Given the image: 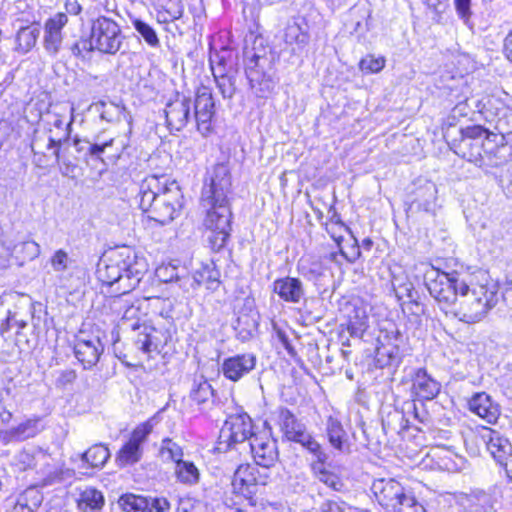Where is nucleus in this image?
Returning a JSON list of instances; mask_svg holds the SVG:
<instances>
[{
  "label": "nucleus",
  "instance_id": "nucleus-1",
  "mask_svg": "<svg viewBox=\"0 0 512 512\" xmlns=\"http://www.w3.org/2000/svg\"><path fill=\"white\" fill-rule=\"evenodd\" d=\"M231 186V174L227 164L218 163L206 173L200 207L205 213L203 225L209 232L207 243L214 252L225 248L230 238L232 212L228 195Z\"/></svg>",
  "mask_w": 512,
  "mask_h": 512
},
{
  "label": "nucleus",
  "instance_id": "nucleus-2",
  "mask_svg": "<svg viewBox=\"0 0 512 512\" xmlns=\"http://www.w3.org/2000/svg\"><path fill=\"white\" fill-rule=\"evenodd\" d=\"M444 138L455 154L475 164L486 174L492 173V169L499 168L507 162L504 153L507 147L498 141H503V136L481 125L456 129L453 124H449L444 132Z\"/></svg>",
  "mask_w": 512,
  "mask_h": 512
},
{
  "label": "nucleus",
  "instance_id": "nucleus-3",
  "mask_svg": "<svg viewBox=\"0 0 512 512\" xmlns=\"http://www.w3.org/2000/svg\"><path fill=\"white\" fill-rule=\"evenodd\" d=\"M147 272L144 258L134 249L122 246L111 250L97 267V278L111 289L109 293L126 295L133 291Z\"/></svg>",
  "mask_w": 512,
  "mask_h": 512
},
{
  "label": "nucleus",
  "instance_id": "nucleus-4",
  "mask_svg": "<svg viewBox=\"0 0 512 512\" xmlns=\"http://www.w3.org/2000/svg\"><path fill=\"white\" fill-rule=\"evenodd\" d=\"M137 197L140 209L148 214V218L162 225L179 216L184 205L179 185L176 182L167 184L155 175L140 183Z\"/></svg>",
  "mask_w": 512,
  "mask_h": 512
},
{
  "label": "nucleus",
  "instance_id": "nucleus-5",
  "mask_svg": "<svg viewBox=\"0 0 512 512\" xmlns=\"http://www.w3.org/2000/svg\"><path fill=\"white\" fill-rule=\"evenodd\" d=\"M245 74L252 93L259 98H267L277 86L279 78L274 67V55L267 53L264 39L256 37L252 48L245 47Z\"/></svg>",
  "mask_w": 512,
  "mask_h": 512
},
{
  "label": "nucleus",
  "instance_id": "nucleus-6",
  "mask_svg": "<svg viewBox=\"0 0 512 512\" xmlns=\"http://www.w3.org/2000/svg\"><path fill=\"white\" fill-rule=\"evenodd\" d=\"M498 285L493 280L485 277L482 283L471 286L462 284L459 307L453 311L454 315L462 322L474 324L483 320L488 312L498 302Z\"/></svg>",
  "mask_w": 512,
  "mask_h": 512
},
{
  "label": "nucleus",
  "instance_id": "nucleus-7",
  "mask_svg": "<svg viewBox=\"0 0 512 512\" xmlns=\"http://www.w3.org/2000/svg\"><path fill=\"white\" fill-rule=\"evenodd\" d=\"M267 471L252 464H241L231 480V496L226 495L225 504L239 512H252L256 506V494L260 486L268 482Z\"/></svg>",
  "mask_w": 512,
  "mask_h": 512
},
{
  "label": "nucleus",
  "instance_id": "nucleus-8",
  "mask_svg": "<svg viewBox=\"0 0 512 512\" xmlns=\"http://www.w3.org/2000/svg\"><path fill=\"white\" fill-rule=\"evenodd\" d=\"M371 490L388 512H426L413 493L393 478L375 480Z\"/></svg>",
  "mask_w": 512,
  "mask_h": 512
},
{
  "label": "nucleus",
  "instance_id": "nucleus-9",
  "mask_svg": "<svg viewBox=\"0 0 512 512\" xmlns=\"http://www.w3.org/2000/svg\"><path fill=\"white\" fill-rule=\"evenodd\" d=\"M145 313L141 311L140 301L137 300L126 306L119 321V327L125 331L134 333L133 345L143 354L159 352L161 342L157 336V330L145 323Z\"/></svg>",
  "mask_w": 512,
  "mask_h": 512
},
{
  "label": "nucleus",
  "instance_id": "nucleus-10",
  "mask_svg": "<svg viewBox=\"0 0 512 512\" xmlns=\"http://www.w3.org/2000/svg\"><path fill=\"white\" fill-rule=\"evenodd\" d=\"M253 422L247 413L230 415L224 422L218 440V450L232 449L246 451L247 444L258 434L253 430Z\"/></svg>",
  "mask_w": 512,
  "mask_h": 512
},
{
  "label": "nucleus",
  "instance_id": "nucleus-11",
  "mask_svg": "<svg viewBox=\"0 0 512 512\" xmlns=\"http://www.w3.org/2000/svg\"><path fill=\"white\" fill-rule=\"evenodd\" d=\"M424 281L430 295L446 313L455 305L460 295V286L466 284L457 272L445 273L435 269L425 273Z\"/></svg>",
  "mask_w": 512,
  "mask_h": 512
},
{
  "label": "nucleus",
  "instance_id": "nucleus-12",
  "mask_svg": "<svg viewBox=\"0 0 512 512\" xmlns=\"http://www.w3.org/2000/svg\"><path fill=\"white\" fill-rule=\"evenodd\" d=\"M125 35L120 25L106 16H99L91 23L90 46L102 54L115 55L123 46Z\"/></svg>",
  "mask_w": 512,
  "mask_h": 512
},
{
  "label": "nucleus",
  "instance_id": "nucleus-13",
  "mask_svg": "<svg viewBox=\"0 0 512 512\" xmlns=\"http://www.w3.org/2000/svg\"><path fill=\"white\" fill-rule=\"evenodd\" d=\"M378 342L375 352L377 367H398L405 356L406 342L396 325L390 324V328L381 330Z\"/></svg>",
  "mask_w": 512,
  "mask_h": 512
},
{
  "label": "nucleus",
  "instance_id": "nucleus-14",
  "mask_svg": "<svg viewBox=\"0 0 512 512\" xmlns=\"http://www.w3.org/2000/svg\"><path fill=\"white\" fill-rule=\"evenodd\" d=\"M158 422L157 414L146 422L138 425L131 433L129 440L121 447L116 455V462L124 467L140 461L143 449L142 444L152 432L154 425Z\"/></svg>",
  "mask_w": 512,
  "mask_h": 512
},
{
  "label": "nucleus",
  "instance_id": "nucleus-15",
  "mask_svg": "<svg viewBox=\"0 0 512 512\" xmlns=\"http://www.w3.org/2000/svg\"><path fill=\"white\" fill-rule=\"evenodd\" d=\"M215 102L208 87L202 86L196 92L194 100V119L197 130L202 136H209L214 129Z\"/></svg>",
  "mask_w": 512,
  "mask_h": 512
},
{
  "label": "nucleus",
  "instance_id": "nucleus-16",
  "mask_svg": "<svg viewBox=\"0 0 512 512\" xmlns=\"http://www.w3.org/2000/svg\"><path fill=\"white\" fill-rule=\"evenodd\" d=\"M259 320L260 314L256 309L254 298L245 297L234 325L237 339L247 342L254 338L258 333Z\"/></svg>",
  "mask_w": 512,
  "mask_h": 512
},
{
  "label": "nucleus",
  "instance_id": "nucleus-17",
  "mask_svg": "<svg viewBox=\"0 0 512 512\" xmlns=\"http://www.w3.org/2000/svg\"><path fill=\"white\" fill-rule=\"evenodd\" d=\"M437 200V187L435 183L425 179H418L409 192L408 210L412 213L426 212L434 214Z\"/></svg>",
  "mask_w": 512,
  "mask_h": 512
},
{
  "label": "nucleus",
  "instance_id": "nucleus-18",
  "mask_svg": "<svg viewBox=\"0 0 512 512\" xmlns=\"http://www.w3.org/2000/svg\"><path fill=\"white\" fill-rule=\"evenodd\" d=\"M253 457L256 466L267 471L278 460V448L276 440L268 437L266 434H258L252 437L251 443L247 444V450Z\"/></svg>",
  "mask_w": 512,
  "mask_h": 512
},
{
  "label": "nucleus",
  "instance_id": "nucleus-19",
  "mask_svg": "<svg viewBox=\"0 0 512 512\" xmlns=\"http://www.w3.org/2000/svg\"><path fill=\"white\" fill-rule=\"evenodd\" d=\"M50 120L47 121L48 127V144L47 149H53L56 161H60V149L71 137L72 124L74 121V108L71 107V117L69 122H65L64 118L57 113L50 114Z\"/></svg>",
  "mask_w": 512,
  "mask_h": 512
},
{
  "label": "nucleus",
  "instance_id": "nucleus-20",
  "mask_svg": "<svg viewBox=\"0 0 512 512\" xmlns=\"http://www.w3.org/2000/svg\"><path fill=\"white\" fill-rule=\"evenodd\" d=\"M164 112L168 128L171 131H180L191 119V99L177 94L166 104Z\"/></svg>",
  "mask_w": 512,
  "mask_h": 512
},
{
  "label": "nucleus",
  "instance_id": "nucleus-21",
  "mask_svg": "<svg viewBox=\"0 0 512 512\" xmlns=\"http://www.w3.org/2000/svg\"><path fill=\"white\" fill-rule=\"evenodd\" d=\"M103 350L104 346L97 336L80 335L74 345L75 357L85 369L97 364Z\"/></svg>",
  "mask_w": 512,
  "mask_h": 512
},
{
  "label": "nucleus",
  "instance_id": "nucleus-22",
  "mask_svg": "<svg viewBox=\"0 0 512 512\" xmlns=\"http://www.w3.org/2000/svg\"><path fill=\"white\" fill-rule=\"evenodd\" d=\"M66 13L59 12L45 22L43 46L45 51L56 56L61 48L63 36L62 29L67 24Z\"/></svg>",
  "mask_w": 512,
  "mask_h": 512
},
{
  "label": "nucleus",
  "instance_id": "nucleus-23",
  "mask_svg": "<svg viewBox=\"0 0 512 512\" xmlns=\"http://www.w3.org/2000/svg\"><path fill=\"white\" fill-rule=\"evenodd\" d=\"M255 365L256 357L253 354H237L224 359L221 372L226 379L236 382L251 372Z\"/></svg>",
  "mask_w": 512,
  "mask_h": 512
},
{
  "label": "nucleus",
  "instance_id": "nucleus-24",
  "mask_svg": "<svg viewBox=\"0 0 512 512\" xmlns=\"http://www.w3.org/2000/svg\"><path fill=\"white\" fill-rule=\"evenodd\" d=\"M115 143H117L115 138L103 139L102 134L96 135L93 142L88 139H81L77 135L73 137V146L84 159L90 157L94 160L103 161L102 155Z\"/></svg>",
  "mask_w": 512,
  "mask_h": 512
},
{
  "label": "nucleus",
  "instance_id": "nucleus-25",
  "mask_svg": "<svg viewBox=\"0 0 512 512\" xmlns=\"http://www.w3.org/2000/svg\"><path fill=\"white\" fill-rule=\"evenodd\" d=\"M441 384L428 374L424 368H418L412 375V393L421 400H432L438 396Z\"/></svg>",
  "mask_w": 512,
  "mask_h": 512
},
{
  "label": "nucleus",
  "instance_id": "nucleus-26",
  "mask_svg": "<svg viewBox=\"0 0 512 512\" xmlns=\"http://www.w3.org/2000/svg\"><path fill=\"white\" fill-rule=\"evenodd\" d=\"M468 406L471 412L490 424L496 423L500 416V406L485 392L475 393L470 398Z\"/></svg>",
  "mask_w": 512,
  "mask_h": 512
},
{
  "label": "nucleus",
  "instance_id": "nucleus-27",
  "mask_svg": "<svg viewBox=\"0 0 512 512\" xmlns=\"http://www.w3.org/2000/svg\"><path fill=\"white\" fill-rule=\"evenodd\" d=\"M482 439L486 444L487 450L498 464L504 461L507 455L509 456L512 453L511 442L496 430L487 429L483 433Z\"/></svg>",
  "mask_w": 512,
  "mask_h": 512
},
{
  "label": "nucleus",
  "instance_id": "nucleus-28",
  "mask_svg": "<svg viewBox=\"0 0 512 512\" xmlns=\"http://www.w3.org/2000/svg\"><path fill=\"white\" fill-rule=\"evenodd\" d=\"M209 63L212 74H217V70L221 68L224 73H234L238 71L235 67L236 56L233 50L227 46L217 49L214 44L210 45Z\"/></svg>",
  "mask_w": 512,
  "mask_h": 512
},
{
  "label": "nucleus",
  "instance_id": "nucleus-29",
  "mask_svg": "<svg viewBox=\"0 0 512 512\" xmlns=\"http://www.w3.org/2000/svg\"><path fill=\"white\" fill-rule=\"evenodd\" d=\"M44 429L42 419L34 416L4 432L6 441H24L38 435Z\"/></svg>",
  "mask_w": 512,
  "mask_h": 512
},
{
  "label": "nucleus",
  "instance_id": "nucleus-30",
  "mask_svg": "<svg viewBox=\"0 0 512 512\" xmlns=\"http://www.w3.org/2000/svg\"><path fill=\"white\" fill-rule=\"evenodd\" d=\"M205 285L208 290L214 291L220 285V271L216 268L213 262L202 264L188 282V288L196 289L197 287Z\"/></svg>",
  "mask_w": 512,
  "mask_h": 512
},
{
  "label": "nucleus",
  "instance_id": "nucleus-31",
  "mask_svg": "<svg viewBox=\"0 0 512 512\" xmlns=\"http://www.w3.org/2000/svg\"><path fill=\"white\" fill-rule=\"evenodd\" d=\"M156 278L163 283L176 282L185 290H188V282H190V275L184 266L175 265L172 263L161 264L155 270Z\"/></svg>",
  "mask_w": 512,
  "mask_h": 512
},
{
  "label": "nucleus",
  "instance_id": "nucleus-32",
  "mask_svg": "<svg viewBox=\"0 0 512 512\" xmlns=\"http://www.w3.org/2000/svg\"><path fill=\"white\" fill-rule=\"evenodd\" d=\"M326 433L329 443L334 449L340 453H349L350 448L347 433L337 418L333 416L328 417L326 421Z\"/></svg>",
  "mask_w": 512,
  "mask_h": 512
},
{
  "label": "nucleus",
  "instance_id": "nucleus-33",
  "mask_svg": "<svg viewBox=\"0 0 512 512\" xmlns=\"http://www.w3.org/2000/svg\"><path fill=\"white\" fill-rule=\"evenodd\" d=\"M50 455L40 448L23 449L15 457V465L19 470L34 469L39 464H46Z\"/></svg>",
  "mask_w": 512,
  "mask_h": 512
},
{
  "label": "nucleus",
  "instance_id": "nucleus-34",
  "mask_svg": "<svg viewBox=\"0 0 512 512\" xmlns=\"http://www.w3.org/2000/svg\"><path fill=\"white\" fill-rule=\"evenodd\" d=\"M40 35V25L33 23L21 27L15 37L16 47L15 51L20 54H26L36 45L37 39Z\"/></svg>",
  "mask_w": 512,
  "mask_h": 512
},
{
  "label": "nucleus",
  "instance_id": "nucleus-35",
  "mask_svg": "<svg viewBox=\"0 0 512 512\" xmlns=\"http://www.w3.org/2000/svg\"><path fill=\"white\" fill-rule=\"evenodd\" d=\"M174 476L178 483L191 487L200 482L201 473L192 461L182 460L174 467Z\"/></svg>",
  "mask_w": 512,
  "mask_h": 512
},
{
  "label": "nucleus",
  "instance_id": "nucleus-36",
  "mask_svg": "<svg viewBox=\"0 0 512 512\" xmlns=\"http://www.w3.org/2000/svg\"><path fill=\"white\" fill-rule=\"evenodd\" d=\"M286 316L285 311H279L278 314L273 313V317L271 319L273 329L272 341L276 349L281 346L285 350H288V322Z\"/></svg>",
  "mask_w": 512,
  "mask_h": 512
},
{
  "label": "nucleus",
  "instance_id": "nucleus-37",
  "mask_svg": "<svg viewBox=\"0 0 512 512\" xmlns=\"http://www.w3.org/2000/svg\"><path fill=\"white\" fill-rule=\"evenodd\" d=\"M110 458L109 449L103 444H95L81 455V460L89 467L102 469Z\"/></svg>",
  "mask_w": 512,
  "mask_h": 512
},
{
  "label": "nucleus",
  "instance_id": "nucleus-38",
  "mask_svg": "<svg viewBox=\"0 0 512 512\" xmlns=\"http://www.w3.org/2000/svg\"><path fill=\"white\" fill-rule=\"evenodd\" d=\"M190 398L197 404L214 402L215 391L203 376L196 378L190 391Z\"/></svg>",
  "mask_w": 512,
  "mask_h": 512
},
{
  "label": "nucleus",
  "instance_id": "nucleus-39",
  "mask_svg": "<svg viewBox=\"0 0 512 512\" xmlns=\"http://www.w3.org/2000/svg\"><path fill=\"white\" fill-rule=\"evenodd\" d=\"M104 504V497L100 491L88 487L84 489L77 500V506L81 511L99 510Z\"/></svg>",
  "mask_w": 512,
  "mask_h": 512
},
{
  "label": "nucleus",
  "instance_id": "nucleus-40",
  "mask_svg": "<svg viewBox=\"0 0 512 512\" xmlns=\"http://www.w3.org/2000/svg\"><path fill=\"white\" fill-rule=\"evenodd\" d=\"M94 108L99 113L101 120L108 123H115L121 120V116L126 113V107L114 102L99 101L94 104Z\"/></svg>",
  "mask_w": 512,
  "mask_h": 512
},
{
  "label": "nucleus",
  "instance_id": "nucleus-41",
  "mask_svg": "<svg viewBox=\"0 0 512 512\" xmlns=\"http://www.w3.org/2000/svg\"><path fill=\"white\" fill-rule=\"evenodd\" d=\"M237 75L238 71H234V73H224L221 68L217 70V74H213L217 87L223 98L231 99L235 95L237 91Z\"/></svg>",
  "mask_w": 512,
  "mask_h": 512
},
{
  "label": "nucleus",
  "instance_id": "nucleus-42",
  "mask_svg": "<svg viewBox=\"0 0 512 512\" xmlns=\"http://www.w3.org/2000/svg\"><path fill=\"white\" fill-rule=\"evenodd\" d=\"M38 467L37 474H39V479L43 486L52 485L63 480V469L53 463L51 457L46 464H39Z\"/></svg>",
  "mask_w": 512,
  "mask_h": 512
},
{
  "label": "nucleus",
  "instance_id": "nucleus-43",
  "mask_svg": "<svg viewBox=\"0 0 512 512\" xmlns=\"http://www.w3.org/2000/svg\"><path fill=\"white\" fill-rule=\"evenodd\" d=\"M290 441L299 443L304 449L313 454L319 462L324 463L327 460L326 453L310 432H302L299 436L290 438Z\"/></svg>",
  "mask_w": 512,
  "mask_h": 512
},
{
  "label": "nucleus",
  "instance_id": "nucleus-44",
  "mask_svg": "<svg viewBox=\"0 0 512 512\" xmlns=\"http://www.w3.org/2000/svg\"><path fill=\"white\" fill-rule=\"evenodd\" d=\"M118 503L126 512H150L148 496L124 494L120 497Z\"/></svg>",
  "mask_w": 512,
  "mask_h": 512
},
{
  "label": "nucleus",
  "instance_id": "nucleus-45",
  "mask_svg": "<svg viewBox=\"0 0 512 512\" xmlns=\"http://www.w3.org/2000/svg\"><path fill=\"white\" fill-rule=\"evenodd\" d=\"M18 505L30 512L36 511L43 501L42 493L35 487H29L17 496Z\"/></svg>",
  "mask_w": 512,
  "mask_h": 512
},
{
  "label": "nucleus",
  "instance_id": "nucleus-46",
  "mask_svg": "<svg viewBox=\"0 0 512 512\" xmlns=\"http://www.w3.org/2000/svg\"><path fill=\"white\" fill-rule=\"evenodd\" d=\"M159 453L165 461L173 462L175 465L182 461L184 456L183 448L171 438H164L161 441Z\"/></svg>",
  "mask_w": 512,
  "mask_h": 512
},
{
  "label": "nucleus",
  "instance_id": "nucleus-47",
  "mask_svg": "<svg viewBox=\"0 0 512 512\" xmlns=\"http://www.w3.org/2000/svg\"><path fill=\"white\" fill-rule=\"evenodd\" d=\"M134 29L144 39V41L151 47L157 48L160 46V40L156 31L152 26L141 19H134L132 21Z\"/></svg>",
  "mask_w": 512,
  "mask_h": 512
},
{
  "label": "nucleus",
  "instance_id": "nucleus-48",
  "mask_svg": "<svg viewBox=\"0 0 512 512\" xmlns=\"http://www.w3.org/2000/svg\"><path fill=\"white\" fill-rule=\"evenodd\" d=\"M384 66V57L375 58L374 56L371 55L363 58L359 63L360 69L366 73H378L384 68Z\"/></svg>",
  "mask_w": 512,
  "mask_h": 512
},
{
  "label": "nucleus",
  "instance_id": "nucleus-49",
  "mask_svg": "<svg viewBox=\"0 0 512 512\" xmlns=\"http://www.w3.org/2000/svg\"><path fill=\"white\" fill-rule=\"evenodd\" d=\"M183 14V6L180 1L170 3V7L165 8L164 12L158 13V21L167 23L179 19Z\"/></svg>",
  "mask_w": 512,
  "mask_h": 512
},
{
  "label": "nucleus",
  "instance_id": "nucleus-50",
  "mask_svg": "<svg viewBox=\"0 0 512 512\" xmlns=\"http://www.w3.org/2000/svg\"><path fill=\"white\" fill-rule=\"evenodd\" d=\"M395 294L399 300L406 297L411 303L416 305L418 304V292L414 289L413 284L410 282L400 284L397 288H395Z\"/></svg>",
  "mask_w": 512,
  "mask_h": 512
},
{
  "label": "nucleus",
  "instance_id": "nucleus-51",
  "mask_svg": "<svg viewBox=\"0 0 512 512\" xmlns=\"http://www.w3.org/2000/svg\"><path fill=\"white\" fill-rule=\"evenodd\" d=\"M474 499H475L474 505H475V508L477 511L478 510H481V511L494 510L495 500L493 499V497L490 494H488L484 491H480L474 495Z\"/></svg>",
  "mask_w": 512,
  "mask_h": 512
},
{
  "label": "nucleus",
  "instance_id": "nucleus-52",
  "mask_svg": "<svg viewBox=\"0 0 512 512\" xmlns=\"http://www.w3.org/2000/svg\"><path fill=\"white\" fill-rule=\"evenodd\" d=\"M50 262L54 271L63 272L68 268L70 258L64 250L59 249L53 254Z\"/></svg>",
  "mask_w": 512,
  "mask_h": 512
},
{
  "label": "nucleus",
  "instance_id": "nucleus-53",
  "mask_svg": "<svg viewBox=\"0 0 512 512\" xmlns=\"http://www.w3.org/2000/svg\"><path fill=\"white\" fill-rule=\"evenodd\" d=\"M148 507L150 512H168L171 505L165 497L148 496Z\"/></svg>",
  "mask_w": 512,
  "mask_h": 512
},
{
  "label": "nucleus",
  "instance_id": "nucleus-54",
  "mask_svg": "<svg viewBox=\"0 0 512 512\" xmlns=\"http://www.w3.org/2000/svg\"><path fill=\"white\" fill-rule=\"evenodd\" d=\"M12 403L7 397H0V424L7 425L13 418Z\"/></svg>",
  "mask_w": 512,
  "mask_h": 512
},
{
  "label": "nucleus",
  "instance_id": "nucleus-55",
  "mask_svg": "<svg viewBox=\"0 0 512 512\" xmlns=\"http://www.w3.org/2000/svg\"><path fill=\"white\" fill-rule=\"evenodd\" d=\"M200 502L191 496H183L178 499L177 512H196Z\"/></svg>",
  "mask_w": 512,
  "mask_h": 512
},
{
  "label": "nucleus",
  "instance_id": "nucleus-56",
  "mask_svg": "<svg viewBox=\"0 0 512 512\" xmlns=\"http://www.w3.org/2000/svg\"><path fill=\"white\" fill-rule=\"evenodd\" d=\"M303 296L304 290L301 281L290 277V302H299Z\"/></svg>",
  "mask_w": 512,
  "mask_h": 512
},
{
  "label": "nucleus",
  "instance_id": "nucleus-57",
  "mask_svg": "<svg viewBox=\"0 0 512 512\" xmlns=\"http://www.w3.org/2000/svg\"><path fill=\"white\" fill-rule=\"evenodd\" d=\"M77 378V374L73 369L63 370L57 378L56 385L58 387H65L72 384Z\"/></svg>",
  "mask_w": 512,
  "mask_h": 512
},
{
  "label": "nucleus",
  "instance_id": "nucleus-58",
  "mask_svg": "<svg viewBox=\"0 0 512 512\" xmlns=\"http://www.w3.org/2000/svg\"><path fill=\"white\" fill-rule=\"evenodd\" d=\"M273 286L280 299L288 301V277L275 280Z\"/></svg>",
  "mask_w": 512,
  "mask_h": 512
},
{
  "label": "nucleus",
  "instance_id": "nucleus-59",
  "mask_svg": "<svg viewBox=\"0 0 512 512\" xmlns=\"http://www.w3.org/2000/svg\"><path fill=\"white\" fill-rule=\"evenodd\" d=\"M71 53L76 57H83V52L86 51H93L95 50L94 47L90 46V39L89 40H80L75 42L70 47Z\"/></svg>",
  "mask_w": 512,
  "mask_h": 512
},
{
  "label": "nucleus",
  "instance_id": "nucleus-60",
  "mask_svg": "<svg viewBox=\"0 0 512 512\" xmlns=\"http://www.w3.org/2000/svg\"><path fill=\"white\" fill-rule=\"evenodd\" d=\"M307 427L306 424L300 420H297L292 413H290V438H294L302 434V432H306Z\"/></svg>",
  "mask_w": 512,
  "mask_h": 512
},
{
  "label": "nucleus",
  "instance_id": "nucleus-61",
  "mask_svg": "<svg viewBox=\"0 0 512 512\" xmlns=\"http://www.w3.org/2000/svg\"><path fill=\"white\" fill-rule=\"evenodd\" d=\"M455 7L459 17L463 20H468L470 12V0H455Z\"/></svg>",
  "mask_w": 512,
  "mask_h": 512
},
{
  "label": "nucleus",
  "instance_id": "nucleus-62",
  "mask_svg": "<svg viewBox=\"0 0 512 512\" xmlns=\"http://www.w3.org/2000/svg\"><path fill=\"white\" fill-rule=\"evenodd\" d=\"M442 461H443V467L450 472L460 471L464 464L463 458L458 457V456H456V460H452L450 458H444Z\"/></svg>",
  "mask_w": 512,
  "mask_h": 512
},
{
  "label": "nucleus",
  "instance_id": "nucleus-63",
  "mask_svg": "<svg viewBox=\"0 0 512 512\" xmlns=\"http://www.w3.org/2000/svg\"><path fill=\"white\" fill-rule=\"evenodd\" d=\"M22 247L24 250H26L30 259H34L40 254V246L33 240L23 242Z\"/></svg>",
  "mask_w": 512,
  "mask_h": 512
},
{
  "label": "nucleus",
  "instance_id": "nucleus-64",
  "mask_svg": "<svg viewBox=\"0 0 512 512\" xmlns=\"http://www.w3.org/2000/svg\"><path fill=\"white\" fill-rule=\"evenodd\" d=\"M504 53L506 58L512 63V30L504 39Z\"/></svg>",
  "mask_w": 512,
  "mask_h": 512
}]
</instances>
